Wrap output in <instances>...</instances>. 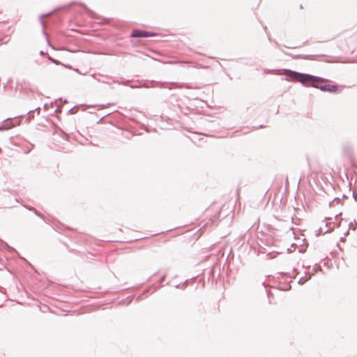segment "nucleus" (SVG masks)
Instances as JSON below:
<instances>
[{
	"instance_id": "obj_1",
	"label": "nucleus",
	"mask_w": 357,
	"mask_h": 357,
	"mask_svg": "<svg viewBox=\"0 0 357 357\" xmlns=\"http://www.w3.org/2000/svg\"><path fill=\"white\" fill-rule=\"evenodd\" d=\"M285 74L294 81L299 82L303 84L308 86L310 82H324L326 80L323 78L312 76L310 75L299 73L297 72L287 70Z\"/></svg>"
},
{
	"instance_id": "obj_4",
	"label": "nucleus",
	"mask_w": 357,
	"mask_h": 357,
	"mask_svg": "<svg viewBox=\"0 0 357 357\" xmlns=\"http://www.w3.org/2000/svg\"><path fill=\"white\" fill-rule=\"evenodd\" d=\"M1 152V149H0V153Z\"/></svg>"
},
{
	"instance_id": "obj_3",
	"label": "nucleus",
	"mask_w": 357,
	"mask_h": 357,
	"mask_svg": "<svg viewBox=\"0 0 357 357\" xmlns=\"http://www.w3.org/2000/svg\"><path fill=\"white\" fill-rule=\"evenodd\" d=\"M154 36L153 33L144 31H140V30H134L131 34L132 37L134 38H139V37H151Z\"/></svg>"
},
{
	"instance_id": "obj_2",
	"label": "nucleus",
	"mask_w": 357,
	"mask_h": 357,
	"mask_svg": "<svg viewBox=\"0 0 357 357\" xmlns=\"http://www.w3.org/2000/svg\"><path fill=\"white\" fill-rule=\"evenodd\" d=\"M312 86L315 87V88H319L320 90H321L323 91H328V92H331V93H335L339 90V87L337 85L328 84V85L317 86L315 84H312Z\"/></svg>"
}]
</instances>
